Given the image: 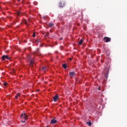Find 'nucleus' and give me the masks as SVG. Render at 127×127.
Returning <instances> with one entry per match:
<instances>
[{
  "mask_svg": "<svg viewBox=\"0 0 127 127\" xmlns=\"http://www.w3.org/2000/svg\"><path fill=\"white\" fill-rule=\"evenodd\" d=\"M20 118L22 120H23L21 121V123H25V121L28 119V116L25 113H23L21 115Z\"/></svg>",
  "mask_w": 127,
  "mask_h": 127,
  "instance_id": "f257e3e1",
  "label": "nucleus"
},
{
  "mask_svg": "<svg viewBox=\"0 0 127 127\" xmlns=\"http://www.w3.org/2000/svg\"><path fill=\"white\" fill-rule=\"evenodd\" d=\"M110 64H108L107 67L105 68V70H104V73L105 74V76H107L108 74H109V71H110Z\"/></svg>",
  "mask_w": 127,
  "mask_h": 127,
  "instance_id": "f03ea898",
  "label": "nucleus"
},
{
  "mask_svg": "<svg viewBox=\"0 0 127 127\" xmlns=\"http://www.w3.org/2000/svg\"><path fill=\"white\" fill-rule=\"evenodd\" d=\"M5 59H7V60H10V58L7 55H3L1 57V60L3 61L4 60H5Z\"/></svg>",
  "mask_w": 127,
  "mask_h": 127,
  "instance_id": "7ed1b4c3",
  "label": "nucleus"
},
{
  "mask_svg": "<svg viewBox=\"0 0 127 127\" xmlns=\"http://www.w3.org/2000/svg\"><path fill=\"white\" fill-rule=\"evenodd\" d=\"M64 5H65V1H62L59 3L60 7H64Z\"/></svg>",
  "mask_w": 127,
  "mask_h": 127,
  "instance_id": "20e7f679",
  "label": "nucleus"
},
{
  "mask_svg": "<svg viewBox=\"0 0 127 127\" xmlns=\"http://www.w3.org/2000/svg\"><path fill=\"white\" fill-rule=\"evenodd\" d=\"M104 40H105V42H110L111 41V38L105 37L104 38Z\"/></svg>",
  "mask_w": 127,
  "mask_h": 127,
  "instance_id": "39448f33",
  "label": "nucleus"
},
{
  "mask_svg": "<svg viewBox=\"0 0 127 127\" xmlns=\"http://www.w3.org/2000/svg\"><path fill=\"white\" fill-rule=\"evenodd\" d=\"M57 123V120H55V118H54L51 121L50 124L51 125H54V124H56Z\"/></svg>",
  "mask_w": 127,
  "mask_h": 127,
  "instance_id": "423d86ee",
  "label": "nucleus"
},
{
  "mask_svg": "<svg viewBox=\"0 0 127 127\" xmlns=\"http://www.w3.org/2000/svg\"><path fill=\"white\" fill-rule=\"evenodd\" d=\"M58 95L56 94L54 97H53V100L54 102H57V100H58Z\"/></svg>",
  "mask_w": 127,
  "mask_h": 127,
  "instance_id": "0eeeda50",
  "label": "nucleus"
},
{
  "mask_svg": "<svg viewBox=\"0 0 127 127\" xmlns=\"http://www.w3.org/2000/svg\"><path fill=\"white\" fill-rule=\"evenodd\" d=\"M75 75V72H69V76L70 77H74V75Z\"/></svg>",
  "mask_w": 127,
  "mask_h": 127,
  "instance_id": "6e6552de",
  "label": "nucleus"
},
{
  "mask_svg": "<svg viewBox=\"0 0 127 127\" xmlns=\"http://www.w3.org/2000/svg\"><path fill=\"white\" fill-rule=\"evenodd\" d=\"M16 14L17 16H19L20 15H21V12L19 11H17L16 12Z\"/></svg>",
  "mask_w": 127,
  "mask_h": 127,
  "instance_id": "1a4fd4ad",
  "label": "nucleus"
},
{
  "mask_svg": "<svg viewBox=\"0 0 127 127\" xmlns=\"http://www.w3.org/2000/svg\"><path fill=\"white\" fill-rule=\"evenodd\" d=\"M42 70H43L44 72H46V70H47V67L46 66H44L42 67Z\"/></svg>",
  "mask_w": 127,
  "mask_h": 127,
  "instance_id": "9d476101",
  "label": "nucleus"
},
{
  "mask_svg": "<svg viewBox=\"0 0 127 127\" xmlns=\"http://www.w3.org/2000/svg\"><path fill=\"white\" fill-rule=\"evenodd\" d=\"M28 22H29V20H27L26 19H24L23 20V23L25 24H28Z\"/></svg>",
  "mask_w": 127,
  "mask_h": 127,
  "instance_id": "9b49d317",
  "label": "nucleus"
},
{
  "mask_svg": "<svg viewBox=\"0 0 127 127\" xmlns=\"http://www.w3.org/2000/svg\"><path fill=\"white\" fill-rule=\"evenodd\" d=\"M20 93H17L16 96H15V99H18V97H20Z\"/></svg>",
  "mask_w": 127,
  "mask_h": 127,
  "instance_id": "f8f14e48",
  "label": "nucleus"
},
{
  "mask_svg": "<svg viewBox=\"0 0 127 127\" xmlns=\"http://www.w3.org/2000/svg\"><path fill=\"white\" fill-rule=\"evenodd\" d=\"M49 27H52L53 26H54V24H53L52 23H50L49 24Z\"/></svg>",
  "mask_w": 127,
  "mask_h": 127,
  "instance_id": "ddd939ff",
  "label": "nucleus"
},
{
  "mask_svg": "<svg viewBox=\"0 0 127 127\" xmlns=\"http://www.w3.org/2000/svg\"><path fill=\"white\" fill-rule=\"evenodd\" d=\"M83 42H84V41H83V40H82V39L80 40L79 41V42H78L79 45H81Z\"/></svg>",
  "mask_w": 127,
  "mask_h": 127,
  "instance_id": "4468645a",
  "label": "nucleus"
},
{
  "mask_svg": "<svg viewBox=\"0 0 127 127\" xmlns=\"http://www.w3.org/2000/svg\"><path fill=\"white\" fill-rule=\"evenodd\" d=\"M30 66H32V65H33V61L32 60H30Z\"/></svg>",
  "mask_w": 127,
  "mask_h": 127,
  "instance_id": "2eb2a0df",
  "label": "nucleus"
},
{
  "mask_svg": "<svg viewBox=\"0 0 127 127\" xmlns=\"http://www.w3.org/2000/svg\"><path fill=\"white\" fill-rule=\"evenodd\" d=\"M63 67L64 68V69H66L67 68V64H63Z\"/></svg>",
  "mask_w": 127,
  "mask_h": 127,
  "instance_id": "dca6fc26",
  "label": "nucleus"
},
{
  "mask_svg": "<svg viewBox=\"0 0 127 127\" xmlns=\"http://www.w3.org/2000/svg\"><path fill=\"white\" fill-rule=\"evenodd\" d=\"M86 124H87V125H88L89 127H90V126H92V123H91V122H87Z\"/></svg>",
  "mask_w": 127,
  "mask_h": 127,
  "instance_id": "f3484780",
  "label": "nucleus"
},
{
  "mask_svg": "<svg viewBox=\"0 0 127 127\" xmlns=\"http://www.w3.org/2000/svg\"><path fill=\"white\" fill-rule=\"evenodd\" d=\"M40 42V40L37 39L35 40V42H36V43H39Z\"/></svg>",
  "mask_w": 127,
  "mask_h": 127,
  "instance_id": "a211bd4d",
  "label": "nucleus"
},
{
  "mask_svg": "<svg viewBox=\"0 0 127 127\" xmlns=\"http://www.w3.org/2000/svg\"><path fill=\"white\" fill-rule=\"evenodd\" d=\"M46 36H49V32H47L46 33Z\"/></svg>",
  "mask_w": 127,
  "mask_h": 127,
  "instance_id": "6ab92c4d",
  "label": "nucleus"
},
{
  "mask_svg": "<svg viewBox=\"0 0 127 127\" xmlns=\"http://www.w3.org/2000/svg\"><path fill=\"white\" fill-rule=\"evenodd\" d=\"M32 36L33 37H35V33H33Z\"/></svg>",
  "mask_w": 127,
  "mask_h": 127,
  "instance_id": "aec40b11",
  "label": "nucleus"
},
{
  "mask_svg": "<svg viewBox=\"0 0 127 127\" xmlns=\"http://www.w3.org/2000/svg\"><path fill=\"white\" fill-rule=\"evenodd\" d=\"M3 85H4V86H6V85H7V83L5 82L3 83Z\"/></svg>",
  "mask_w": 127,
  "mask_h": 127,
  "instance_id": "412c9836",
  "label": "nucleus"
},
{
  "mask_svg": "<svg viewBox=\"0 0 127 127\" xmlns=\"http://www.w3.org/2000/svg\"><path fill=\"white\" fill-rule=\"evenodd\" d=\"M39 50L38 49H37V52H39Z\"/></svg>",
  "mask_w": 127,
  "mask_h": 127,
  "instance_id": "4be33fe9",
  "label": "nucleus"
},
{
  "mask_svg": "<svg viewBox=\"0 0 127 127\" xmlns=\"http://www.w3.org/2000/svg\"><path fill=\"white\" fill-rule=\"evenodd\" d=\"M63 38H60V40H63Z\"/></svg>",
  "mask_w": 127,
  "mask_h": 127,
  "instance_id": "5701e85b",
  "label": "nucleus"
},
{
  "mask_svg": "<svg viewBox=\"0 0 127 127\" xmlns=\"http://www.w3.org/2000/svg\"><path fill=\"white\" fill-rule=\"evenodd\" d=\"M69 60H70V61H71V60H72V59H70Z\"/></svg>",
  "mask_w": 127,
  "mask_h": 127,
  "instance_id": "b1692460",
  "label": "nucleus"
},
{
  "mask_svg": "<svg viewBox=\"0 0 127 127\" xmlns=\"http://www.w3.org/2000/svg\"><path fill=\"white\" fill-rule=\"evenodd\" d=\"M18 1H20V0H17Z\"/></svg>",
  "mask_w": 127,
  "mask_h": 127,
  "instance_id": "393cba45",
  "label": "nucleus"
},
{
  "mask_svg": "<svg viewBox=\"0 0 127 127\" xmlns=\"http://www.w3.org/2000/svg\"><path fill=\"white\" fill-rule=\"evenodd\" d=\"M0 9H1V7L0 6Z\"/></svg>",
  "mask_w": 127,
  "mask_h": 127,
  "instance_id": "a878e982",
  "label": "nucleus"
}]
</instances>
